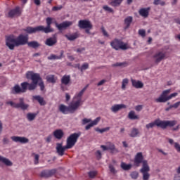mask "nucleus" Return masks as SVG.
<instances>
[{
  "label": "nucleus",
  "mask_w": 180,
  "mask_h": 180,
  "mask_svg": "<svg viewBox=\"0 0 180 180\" xmlns=\"http://www.w3.org/2000/svg\"><path fill=\"white\" fill-rule=\"evenodd\" d=\"M29 41V34L24 35L20 34L18 38H15V36L10 35L6 37V46L8 47L9 50H15V47H19V46H25L27 44Z\"/></svg>",
  "instance_id": "obj_1"
},
{
  "label": "nucleus",
  "mask_w": 180,
  "mask_h": 180,
  "mask_svg": "<svg viewBox=\"0 0 180 180\" xmlns=\"http://www.w3.org/2000/svg\"><path fill=\"white\" fill-rule=\"evenodd\" d=\"M140 164H142V168L140 169V172L143 175V180L150 179V166L148 165V161L144 160V156L141 152L138 153L134 159V167H140Z\"/></svg>",
  "instance_id": "obj_2"
},
{
  "label": "nucleus",
  "mask_w": 180,
  "mask_h": 180,
  "mask_svg": "<svg viewBox=\"0 0 180 180\" xmlns=\"http://www.w3.org/2000/svg\"><path fill=\"white\" fill-rule=\"evenodd\" d=\"M46 27L43 25L37 26L35 27H27L24 29V32H26L29 34H33V33H37L39 32H43L44 33H53L54 29L51 27L53 24V18L51 17H48L46 18Z\"/></svg>",
  "instance_id": "obj_3"
},
{
  "label": "nucleus",
  "mask_w": 180,
  "mask_h": 180,
  "mask_svg": "<svg viewBox=\"0 0 180 180\" xmlns=\"http://www.w3.org/2000/svg\"><path fill=\"white\" fill-rule=\"evenodd\" d=\"M176 124V120L172 121H161L160 120H155L154 122H150L149 124H146V129L148 130L149 129H153L155 126H157L158 127H160V129H166L167 127H174Z\"/></svg>",
  "instance_id": "obj_4"
},
{
  "label": "nucleus",
  "mask_w": 180,
  "mask_h": 180,
  "mask_svg": "<svg viewBox=\"0 0 180 180\" xmlns=\"http://www.w3.org/2000/svg\"><path fill=\"white\" fill-rule=\"evenodd\" d=\"M171 94V89H167L162 92L160 96L155 100L157 103H165V102H168V101L172 99V98H175V96H178V93Z\"/></svg>",
  "instance_id": "obj_5"
},
{
  "label": "nucleus",
  "mask_w": 180,
  "mask_h": 180,
  "mask_svg": "<svg viewBox=\"0 0 180 180\" xmlns=\"http://www.w3.org/2000/svg\"><path fill=\"white\" fill-rule=\"evenodd\" d=\"M6 105H10L14 109H20L23 112L25 110H29V108H30V105L25 103V98L21 97L18 98V102L15 103L13 101H7Z\"/></svg>",
  "instance_id": "obj_6"
},
{
  "label": "nucleus",
  "mask_w": 180,
  "mask_h": 180,
  "mask_svg": "<svg viewBox=\"0 0 180 180\" xmlns=\"http://www.w3.org/2000/svg\"><path fill=\"white\" fill-rule=\"evenodd\" d=\"M110 46L115 50H127L129 47H127V44H124L122 40L115 39L113 41L110 42Z\"/></svg>",
  "instance_id": "obj_7"
},
{
  "label": "nucleus",
  "mask_w": 180,
  "mask_h": 180,
  "mask_svg": "<svg viewBox=\"0 0 180 180\" xmlns=\"http://www.w3.org/2000/svg\"><path fill=\"white\" fill-rule=\"evenodd\" d=\"M33 84H35L37 85H39L40 86L41 91H44V82H43V79H41V77H40V74L39 73H34L32 76L31 79Z\"/></svg>",
  "instance_id": "obj_8"
},
{
  "label": "nucleus",
  "mask_w": 180,
  "mask_h": 180,
  "mask_svg": "<svg viewBox=\"0 0 180 180\" xmlns=\"http://www.w3.org/2000/svg\"><path fill=\"white\" fill-rule=\"evenodd\" d=\"M81 136V133H74L70 134L67 139V141L71 146L74 147L77 141H78V139Z\"/></svg>",
  "instance_id": "obj_9"
},
{
  "label": "nucleus",
  "mask_w": 180,
  "mask_h": 180,
  "mask_svg": "<svg viewBox=\"0 0 180 180\" xmlns=\"http://www.w3.org/2000/svg\"><path fill=\"white\" fill-rule=\"evenodd\" d=\"M78 27L79 29H92L94 25H92L91 21L88 20H81L78 22Z\"/></svg>",
  "instance_id": "obj_10"
},
{
  "label": "nucleus",
  "mask_w": 180,
  "mask_h": 180,
  "mask_svg": "<svg viewBox=\"0 0 180 180\" xmlns=\"http://www.w3.org/2000/svg\"><path fill=\"white\" fill-rule=\"evenodd\" d=\"M56 27H57L58 30H65L66 29H68L70 26H72V21H65L60 24L58 22H56Z\"/></svg>",
  "instance_id": "obj_11"
},
{
  "label": "nucleus",
  "mask_w": 180,
  "mask_h": 180,
  "mask_svg": "<svg viewBox=\"0 0 180 180\" xmlns=\"http://www.w3.org/2000/svg\"><path fill=\"white\" fill-rule=\"evenodd\" d=\"M56 172H57L56 169H52L50 170H43L40 174V176L41 178H51V176H53V175H54Z\"/></svg>",
  "instance_id": "obj_12"
},
{
  "label": "nucleus",
  "mask_w": 180,
  "mask_h": 180,
  "mask_svg": "<svg viewBox=\"0 0 180 180\" xmlns=\"http://www.w3.org/2000/svg\"><path fill=\"white\" fill-rule=\"evenodd\" d=\"M79 106H81V98L75 103H71L69 105L70 113H74L76 110H78Z\"/></svg>",
  "instance_id": "obj_13"
},
{
  "label": "nucleus",
  "mask_w": 180,
  "mask_h": 180,
  "mask_svg": "<svg viewBox=\"0 0 180 180\" xmlns=\"http://www.w3.org/2000/svg\"><path fill=\"white\" fill-rule=\"evenodd\" d=\"M57 34H53V37L48 38L46 41L45 44L49 46V47H53V46H56L57 44Z\"/></svg>",
  "instance_id": "obj_14"
},
{
  "label": "nucleus",
  "mask_w": 180,
  "mask_h": 180,
  "mask_svg": "<svg viewBox=\"0 0 180 180\" xmlns=\"http://www.w3.org/2000/svg\"><path fill=\"white\" fill-rule=\"evenodd\" d=\"M11 140L15 143H20L21 144H26L29 143V139L23 136H12Z\"/></svg>",
  "instance_id": "obj_15"
},
{
  "label": "nucleus",
  "mask_w": 180,
  "mask_h": 180,
  "mask_svg": "<svg viewBox=\"0 0 180 180\" xmlns=\"http://www.w3.org/2000/svg\"><path fill=\"white\" fill-rule=\"evenodd\" d=\"M15 16H20V8L19 7L11 10L8 13V18H15Z\"/></svg>",
  "instance_id": "obj_16"
},
{
  "label": "nucleus",
  "mask_w": 180,
  "mask_h": 180,
  "mask_svg": "<svg viewBox=\"0 0 180 180\" xmlns=\"http://www.w3.org/2000/svg\"><path fill=\"white\" fill-rule=\"evenodd\" d=\"M153 58H155V63L158 64L165 58V53L162 52H158L154 55Z\"/></svg>",
  "instance_id": "obj_17"
},
{
  "label": "nucleus",
  "mask_w": 180,
  "mask_h": 180,
  "mask_svg": "<svg viewBox=\"0 0 180 180\" xmlns=\"http://www.w3.org/2000/svg\"><path fill=\"white\" fill-rule=\"evenodd\" d=\"M131 82L132 84V86H134V88H136V89H140L144 86V84L140 80L137 81L136 79H131Z\"/></svg>",
  "instance_id": "obj_18"
},
{
  "label": "nucleus",
  "mask_w": 180,
  "mask_h": 180,
  "mask_svg": "<svg viewBox=\"0 0 180 180\" xmlns=\"http://www.w3.org/2000/svg\"><path fill=\"white\" fill-rule=\"evenodd\" d=\"M126 108V105L124 104H115L111 107V110L113 113H117L119 110L121 109H124Z\"/></svg>",
  "instance_id": "obj_19"
},
{
  "label": "nucleus",
  "mask_w": 180,
  "mask_h": 180,
  "mask_svg": "<svg viewBox=\"0 0 180 180\" xmlns=\"http://www.w3.org/2000/svg\"><path fill=\"white\" fill-rule=\"evenodd\" d=\"M149 12H150V7L142 8L139 11V15L143 18H148Z\"/></svg>",
  "instance_id": "obj_20"
},
{
  "label": "nucleus",
  "mask_w": 180,
  "mask_h": 180,
  "mask_svg": "<svg viewBox=\"0 0 180 180\" xmlns=\"http://www.w3.org/2000/svg\"><path fill=\"white\" fill-rule=\"evenodd\" d=\"M56 153L60 157L64 155V148H63V142L56 143Z\"/></svg>",
  "instance_id": "obj_21"
},
{
  "label": "nucleus",
  "mask_w": 180,
  "mask_h": 180,
  "mask_svg": "<svg viewBox=\"0 0 180 180\" xmlns=\"http://www.w3.org/2000/svg\"><path fill=\"white\" fill-rule=\"evenodd\" d=\"M0 162L4 164L6 167H12V165H13L12 161L1 155H0Z\"/></svg>",
  "instance_id": "obj_22"
},
{
  "label": "nucleus",
  "mask_w": 180,
  "mask_h": 180,
  "mask_svg": "<svg viewBox=\"0 0 180 180\" xmlns=\"http://www.w3.org/2000/svg\"><path fill=\"white\" fill-rule=\"evenodd\" d=\"M53 136L58 140H61L64 137V131L62 129H56L53 131Z\"/></svg>",
  "instance_id": "obj_23"
},
{
  "label": "nucleus",
  "mask_w": 180,
  "mask_h": 180,
  "mask_svg": "<svg viewBox=\"0 0 180 180\" xmlns=\"http://www.w3.org/2000/svg\"><path fill=\"white\" fill-rule=\"evenodd\" d=\"M61 58H64V51H60V56L51 54L48 56V60H61Z\"/></svg>",
  "instance_id": "obj_24"
},
{
  "label": "nucleus",
  "mask_w": 180,
  "mask_h": 180,
  "mask_svg": "<svg viewBox=\"0 0 180 180\" xmlns=\"http://www.w3.org/2000/svg\"><path fill=\"white\" fill-rule=\"evenodd\" d=\"M131 22H133V17L131 16L127 17L124 19V25H125V27H124V30H127V29L130 27V25H131Z\"/></svg>",
  "instance_id": "obj_25"
},
{
  "label": "nucleus",
  "mask_w": 180,
  "mask_h": 180,
  "mask_svg": "<svg viewBox=\"0 0 180 180\" xmlns=\"http://www.w3.org/2000/svg\"><path fill=\"white\" fill-rule=\"evenodd\" d=\"M100 121H101V117H97L96 120H94L90 124H89L85 127V130H89L91 127H94V126H96V124H98V123H99Z\"/></svg>",
  "instance_id": "obj_26"
},
{
  "label": "nucleus",
  "mask_w": 180,
  "mask_h": 180,
  "mask_svg": "<svg viewBox=\"0 0 180 180\" xmlns=\"http://www.w3.org/2000/svg\"><path fill=\"white\" fill-rule=\"evenodd\" d=\"M71 82V76L70 75H64L61 78V84L62 85H68Z\"/></svg>",
  "instance_id": "obj_27"
},
{
  "label": "nucleus",
  "mask_w": 180,
  "mask_h": 180,
  "mask_svg": "<svg viewBox=\"0 0 180 180\" xmlns=\"http://www.w3.org/2000/svg\"><path fill=\"white\" fill-rule=\"evenodd\" d=\"M32 98L34 99V101H37L41 106H44V105H46L44 98L41 97V96H33Z\"/></svg>",
  "instance_id": "obj_28"
},
{
  "label": "nucleus",
  "mask_w": 180,
  "mask_h": 180,
  "mask_svg": "<svg viewBox=\"0 0 180 180\" xmlns=\"http://www.w3.org/2000/svg\"><path fill=\"white\" fill-rule=\"evenodd\" d=\"M59 110L63 115H67L68 112L70 113V106L67 107L64 104H61L60 105H59Z\"/></svg>",
  "instance_id": "obj_29"
},
{
  "label": "nucleus",
  "mask_w": 180,
  "mask_h": 180,
  "mask_svg": "<svg viewBox=\"0 0 180 180\" xmlns=\"http://www.w3.org/2000/svg\"><path fill=\"white\" fill-rule=\"evenodd\" d=\"M11 93L13 94V95H16L17 94L20 93L22 94V88H20V86H19V84H16L12 89Z\"/></svg>",
  "instance_id": "obj_30"
},
{
  "label": "nucleus",
  "mask_w": 180,
  "mask_h": 180,
  "mask_svg": "<svg viewBox=\"0 0 180 180\" xmlns=\"http://www.w3.org/2000/svg\"><path fill=\"white\" fill-rule=\"evenodd\" d=\"M65 37H66V39H68V40H70V41H74V40H77V39H78L79 35L77 33H75L73 34H65Z\"/></svg>",
  "instance_id": "obj_31"
},
{
  "label": "nucleus",
  "mask_w": 180,
  "mask_h": 180,
  "mask_svg": "<svg viewBox=\"0 0 180 180\" xmlns=\"http://www.w3.org/2000/svg\"><path fill=\"white\" fill-rule=\"evenodd\" d=\"M139 134H140V131H139V129L132 128L131 130V132L129 134V136L134 138V137H137V136H139Z\"/></svg>",
  "instance_id": "obj_32"
},
{
  "label": "nucleus",
  "mask_w": 180,
  "mask_h": 180,
  "mask_svg": "<svg viewBox=\"0 0 180 180\" xmlns=\"http://www.w3.org/2000/svg\"><path fill=\"white\" fill-rule=\"evenodd\" d=\"M27 44L29 47H32V49H38V47H40V44H39V42H37V41H32L27 42Z\"/></svg>",
  "instance_id": "obj_33"
},
{
  "label": "nucleus",
  "mask_w": 180,
  "mask_h": 180,
  "mask_svg": "<svg viewBox=\"0 0 180 180\" xmlns=\"http://www.w3.org/2000/svg\"><path fill=\"white\" fill-rule=\"evenodd\" d=\"M36 116H37L36 113L28 112L27 113L26 117L29 122H33L36 119Z\"/></svg>",
  "instance_id": "obj_34"
},
{
  "label": "nucleus",
  "mask_w": 180,
  "mask_h": 180,
  "mask_svg": "<svg viewBox=\"0 0 180 180\" xmlns=\"http://www.w3.org/2000/svg\"><path fill=\"white\" fill-rule=\"evenodd\" d=\"M128 117L131 120H138L139 115H136V112L134 111L131 110L129 112Z\"/></svg>",
  "instance_id": "obj_35"
},
{
  "label": "nucleus",
  "mask_w": 180,
  "mask_h": 180,
  "mask_svg": "<svg viewBox=\"0 0 180 180\" xmlns=\"http://www.w3.org/2000/svg\"><path fill=\"white\" fill-rule=\"evenodd\" d=\"M121 168H122L124 169V171H130V169H131V164H126L124 162H121V165H120Z\"/></svg>",
  "instance_id": "obj_36"
},
{
  "label": "nucleus",
  "mask_w": 180,
  "mask_h": 180,
  "mask_svg": "<svg viewBox=\"0 0 180 180\" xmlns=\"http://www.w3.org/2000/svg\"><path fill=\"white\" fill-rule=\"evenodd\" d=\"M128 64L127 62H122V63H116L111 65V67L117 68V67H121V68H124V67H127Z\"/></svg>",
  "instance_id": "obj_37"
},
{
  "label": "nucleus",
  "mask_w": 180,
  "mask_h": 180,
  "mask_svg": "<svg viewBox=\"0 0 180 180\" xmlns=\"http://www.w3.org/2000/svg\"><path fill=\"white\" fill-rule=\"evenodd\" d=\"M123 2V0H112V1L110 3V5L111 6H120V4Z\"/></svg>",
  "instance_id": "obj_38"
},
{
  "label": "nucleus",
  "mask_w": 180,
  "mask_h": 180,
  "mask_svg": "<svg viewBox=\"0 0 180 180\" xmlns=\"http://www.w3.org/2000/svg\"><path fill=\"white\" fill-rule=\"evenodd\" d=\"M28 85H29V82H27L21 83L22 94H25V92L27 91Z\"/></svg>",
  "instance_id": "obj_39"
},
{
  "label": "nucleus",
  "mask_w": 180,
  "mask_h": 180,
  "mask_svg": "<svg viewBox=\"0 0 180 180\" xmlns=\"http://www.w3.org/2000/svg\"><path fill=\"white\" fill-rule=\"evenodd\" d=\"M36 88H37V84H36L33 82L32 84L28 83L27 89L29 91H34V89H36Z\"/></svg>",
  "instance_id": "obj_40"
},
{
  "label": "nucleus",
  "mask_w": 180,
  "mask_h": 180,
  "mask_svg": "<svg viewBox=\"0 0 180 180\" xmlns=\"http://www.w3.org/2000/svg\"><path fill=\"white\" fill-rule=\"evenodd\" d=\"M46 79L48 82L51 84H56V79H54V75H50L46 77Z\"/></svg>",
  "instance_id": "obj_41"
},
{
  "label": "nucleus",
  "mask_w": 180,
  "mask_h": 180,
  "mask_svg": "<svg viewBox=\"0 0 180 180\" xmlns=\"http://www.w3.org/2000/svg\"><path fill=\"white\" fill-rule=\"evenodd\" d=\"M130 176H131V179H137V178H139V172L134 171V172H131Z\"/></svg>",
  "instance_id": "obj_42"
},
{
  "label": "nucleus",
  "mask_w": 180,
  "mask_h": 180,
  "mask_svg": "<svg viewBox=\"0 0 180 180\" xmlns=\"http://www.w3.org/2000/svg\"><path fill=\"white\" fill-rule=\"evenodd\" d=\"M110 127H106V128H104V129H99V128H95V131H98V133H105V132H106V131H109V129H110Z\"/></svg>",
  "instance_id": "obj_43"
},
{
  "label": "nucleus",
  "mask_w": 180,
  "mask_h": 180,
  "mask_svg": "<svg viewBox=\"0 0 180 180\" xmlns=\"http://www.w3.org/2000/svg\"><path fill=\"white\" fill-rule=\"evenodd\" d=\"M89 178L94 179L96 175H98V172L96 171H90L88 172Z\"/></svg>",
  "instance_id": "obj_44"
},
{
  "label": "nucleus",
  "mask_w": 180,
  "mask_h": 180,
  "mask_svg": "<svg viewBox=\"0 0 180 180\" xmlns=\"http://www.w3.org/2000/svg\"><path fill=\"white\" fill-rule=\"evenodd\" d=\"M109 169L111 174H113V175H116L117 174V170L115 168V167L112 166V165H109Z\"/></svg>",
  "instance_id": "obj_45"
},
{
  "label": "nucleus",
  "mask_w": 180,
  "mask_h": 180,
  "mask_svg": "<svg viewBox=\"0 0 180 180\" xmlns=\"http://www.w3.org/2000/svg\"><path fill=\"white\" fill-rule=\"evenodd\" d=\"M154 5H160L161 6H164L165 5V1L162 0H154Z\"/></svg>",
  "instance_id": "obj_46"
},
{
  "label": "nucleus",
  "mask_w": 180,
  "mask_h": 180,
  "mask_svg": "<svg viewBox=\"0 0 180 180\" xmlns=\"http://www.w3.org/2000/svg\"><path fill=\"white\" fill-rule=\"evenodd\" d=\"M129 84V79H124L122 82V89L124 90L126 89V86Z\"/></svg>",
  "instance_id": "obj_47"
},
{
  "label": "nucleus",
  "mask_w": 180,
  "mask_h": 180,
  "mask_svg": "<svg viewBox=\"0 0 180 180\" xmlns=\"http://www.w3.org/2000/svg\"><path fill=\"white\" fill-rule=\"evenodd\" d=\"M88 68H89V65L88 63H84L80 68V71L82 72V71L88 70Z\"/></svg>",
  "instance_id": "obj_48"
},
{
  "label": "nucleus",
  "mask_w": 180,
  "mask_h": 180,
  "mask_svg": "<svg viewBox=\"0 0 180 180\" xmlns=\"http://www.w3.org/2000/svg\"><path fill=\"white\" fill-rule=\"evenodd\" d=\"M101 31L103 36H105V37H109V34L108 33V32H106V30H105V27H101Z\"/></svg>",
  "instance_id": "obj_49"
},
{
  "label": "nucleus",
  "mask_w": 180,
  "mask_h": 180,
  "mask_svg": "<svg viewBox=\"0 0 180 180\" xmlns=\"http://www.w3.org/2000/svg\"><path fill=\"white\" fill-rule=\"evenodd\" d=\"M33 75H34L33 72H27L26 74V78L27 79H32V77H33Z\"/></svg>",
  "instance_id": "obj_50"
},
{
  "label": "nucleus",
  "mask_w": 180,
  "mask_h": 180,
  "mask_svg": "<svg viewBox=\"0 0 180 180\" xmlns=\"http://www.w3.org/2000/svg\"><path fill=\"white\" fill-rule=\"evenodd\" d=\"M63 148L64 149V152L65 153L66 150L72 148V146L68 142H66V146H63Z\"/></svg>",
  "instance_id": "obj_51"
},
{
  "label": "nucleus",
  "mask_w": 180,
  "mask_h": 180,
  "mask_svg": "<svg viewBox=\"0 0 180 180\" xmlns=\"http://www.w3.org/2000/svg\"><path fill=\"white\" fill-rule=\"evenodd\" d=\"M33 155H34V164H39V158H40V155L34 153H33Z\"/></svg>",
  "instance_id": "obj_52"
},
{
  "label": "nucleus",
  "mask_w": 180,
  "mask_h": 180,
  "mask_svg": "<svg viewBox=\"0 0 180 180\" xmlns=\"http://www.w3.org/2000/svg\"><path fill=\"white\" fill-rule=\"evenodd\" d=\"M103 10L106 11L107 12L113 13V9L108 6H104Z\"/></svg>",
  "instance_id": "obj_53"
},
{
  "label": "nucleus",
  "mask_w": 180,
  "mask_h": 180,
  "mask_svg": "<svg viewBox=\"0 0 180 180\" xmlns=\"http://www.w3.org/2000/svg\"><path fill=\"white\" fill-rule=\"evenodd\" d=\"M139 34L141 36V37H146V30H139Z\"/></svg>",
  "instance_id": "obj_54"
},
{
  "label": "nucleus",
  "mask_w": 180,
  "mask_h": 180,
  "mask_svg": "<svg viewBox=\"0 0 180 180\" xmlns=\"http://www.w3.org/2000/svg\"><path fill=\"white\" fill-rule=\"evenodd\" d=\"M91 119L84 118V119L82 120V124L83 125H85V124H86V123H91Z\"/></svg>",
  "instance_id": "obj_55"
},
{
  "label": "nucleus",
  "mask_w": 180,
  "mask_h": 180,
  "mask_svg": "<svg viewBox=\"0 0 180 180\" xmlns=\"http://www.w3.org/2000/svg\"><path fill=\"white\" fill-rule=\"evenodd\" d=\"M63 9V6H53L52 8V11L56 12L57 11H61Z\"/></svg>",
  "instance_id": "obj_56"
},
{
  "label": "nucleus",
  "mask_w": 180,
  "mask_h": 180,
  "mask_svg": "<svg viewBox=\"0 0 180 180\" xmlns=\"http://www.w3.org/2000/svg\"><path fill=\"white\" fill-rule=\"evenodd\" d=\"M135 110H136V112H141V110H143V105H136L135 107Z\"/></svg>",
  "instance_id": "obj_57"
},
{
  "label": "nucleus",
  "mask_w": 180,
  "mask_h": 180,
  "mask_svg": "<svg viewBox=\"0 0 180 180\" xmlns=\"http://www.w3.org/2000/svg\"><path fill=\"white\" fill-rule=\"evenodd\" d=\"M180 105V101L174 103V105H171V108H174V109H178Z\"/></svg>",
  "instance_id": "obj_58"
},
{
  "label": "nucleus",
  "mask_w": 180,
  "mask_h": 180,
  "mask_svg": "<svg viewBox=\"0 0 180 180\" xmlns=\"http://www.w3.org/2000/svg\"><path fill=\"white\" fill-rule=\"evenodd\" d=\"M96 157L98 160H101V158H102V153H101V150H97Z\"/></svg>",
  "instance_id": "obj_59"
},
{
  "label": "nucleus",
  "mask_w": 180,
  "mask_h": 180,
  "mask_svg": "<svg viewBox=\"0 0 180 180\" xmlns=\"http://www.w3.org/2000/svg\"><path fill=\"white\" fill-rule=\"evenodd\" d=\"M174 148H176V150L180 153V145L178 143H174Z\"/></svg>",
  "instance_id": "obj_60"
},
{
  "label": "nucleus",
  "mask_w": 180,
  "mask_h": 180,
  "mask_svg": "<svg viewBox=\"0 0 180 180\" xmlns=\"http://www.w3.org/2000/svg\"><path fill=\"white\" fill-rule=\"evenodd\" d=\"M110 153L111 154H117V153H119V150H117L116 147H115L113 149L110 150Z\"/></svg>",
  "instance_id": "obj_61"
},
{
  "label": "nucleus",
  "mask_w": 180,
  "mask_h": 180,
  "mask_svg": "<svg viewBox=\"0 0 180 180\" xmlns=\"http://www.w3.org/2000/svg\"><path fill=\"white\" fill-rule=\"evenodd\" d=\"M107 146H108V150H113L115 147V144L110 143Z\"/></svg>",
  "instance_id": "obj_62"
},
{
  "label": "nucleus",
  "mask_w": 180,
  "mask_h": 180,
  "mask_svg": "<svg viewBox=\"0 0 180 180\" xmlns=\"http://www.w3.org/2000/svg\"><path fill=\"white\" fill-rule=\"evenodd\" d=\"M105 82H106V80H105V79H103V80L100 81L97 84V86H101L103 85V84H105Z\"/></svg>",
  "instance_id": "obj_63"
},
{
  "label": "nucleus",
  "mask_w": 180,
  "mask_h": 180,
  "mask_svg": "<svg viewBox=\"0 0 180 180\" xmlns=\"http://www.w3.org/2000/svg\"><path fill=\"white\" fill-rule=\"evenodd\" d=\"M52 138L53 136L51 135H49L46 139V143H50V141H51Z\"/></svg>",
  "instance_id": "obj_64"
}]
</instances>
